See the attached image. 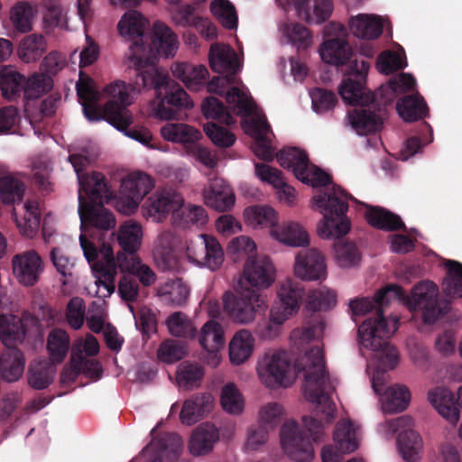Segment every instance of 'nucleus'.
I'll return each mask as SVG.
<instances>
[{
	"mask_svg": "<svg viewBox=\"0 0 462 462\" xmlns=\"http://www.w3.org/2000/svg\"><path fill=\"white\" fill-rule=\"evenodd\" d=\"M208 216L202 206L183 203V206L173 211L171 222L174 226L187 228L191 226H202L208 223Z\"/></svg>",
	"mask_w": 462,
	"mask_h": 462,
	"instance_id": "obj_44",
	"label": "nucleus"
},
{
	"mask_svg": "<svg viewBox=\"0 0 462 462\" xmlns=\"http://www.w3.org/2000/svg\"><path fill=\"white\" fill-rule=\"evenodd\" d=\"M448 270L443 281V292L449 298L462 297V264L458 262L448 260L445 263Z\"/></svg>",
	"mask_w": 462,
	"mask_h": 462,
	"instance_id": "obj_61",
	"label": "nucleus"
},
{
	"mask_svg": "<svg viewBox=\"0 0 462 462\" xmlns=\"http://www.w3.org/2000/svg\"><path fill=\"white\" fill-rule=\"evenodd\" d=\"M13 217L20 233L27 238H33L41 224L40 202L34 199H26L21 209H13Z\"/></svg>",
	"mask_w": 462,
	"mask_h": 462,
	"instance_id": "obj_33",
	"label": "nucleus"
},
{
	"mask_svg": "<svg viewBox=\"0 0 462 462\" xmlns=\"http://www.w3.org/2000/svg\"><path fill=\"white\" fill-rule=\"evenodd\" d=\"M390 377L377 374L371 378L373 392L378 397L383 413L393 414L406 410L411 402V393L405 385H388Z\"/></svg>",
	"mask_w": 462,
	"mask_h": 462,
	"instance_id": "obj_16",
	"label": "nucleus"
},
{
	"mask_svg": "<svg viewBox=\"0 0 462 462\" xmlns=\"http://www.w3.org/2000/svg\"><path fill=\"white\" fill-rule=\"evenodd\" d=\"M364 215L371 226L380 229L393 230L402 226L398 216L381 208L365 206Z\"/></svg>",
	"mask_w": 462,
	"mask_h": 462,
	"instance_id": "obj_59",
	"label": "nucleus"
},
{
	"mask_svg": "<svg viewBox=\"0 0 462 462\" xmlns=\"http://www.w3.org/2000/svg\"><path fill=\"white\" fill-rule=\"evenodd\" d=\"M275 281V268L267 256L246 259L236 283L255 289H267Z\"/></svg>",
	"mask_w": 462,
	"mask_h": 462,
	"instance_id": "obj_22",
	"label": "nucleus"
},
{
	"mask_svg": "<svg viewBox=\"0 0 462 462\" xmlns=\"http://www.w3.org/2000/svg\"><path fill=\"white\" fill-rule=\"evenodd\" d=\"M76 88L88 121L106 120L119 131L133 124V115L126 108L135 99V88L132 84L115 80L100 92L91 78L80 73Z\"/></svg>",
	"mask_w": 462,
	"mask_h": 462,
	"instance_id": "obj_4",
	"label": "nucleus"
},
{
	"mask_svg": "<svg viewBox=\"0 0 462 462\" xmlns=\"http://www.w3.org/2000/svg\"><path fill=\"white\" fill-rule=\"evenodd\" d=\"M384 19L374 14H358L348 20V29L356 38L375 40L383 32Z\"/></svg>",
	"mask_w": 462,
	"mask_h": 462,
	"instance_id": "obj_37",
	"label": "nucleus"
},
{
	"mask_svg": "<svg viewBox=\"0 0 462 462\" xmlns=\"http://www.w3.org/2000/svg\"><path fill=\"white\" fill-rule=\"evenodd\" d=\"M218 440V429L209 422L201 423L191 433L189 450L193 456H204L213 450Z\"/></svg>",
	"mask_w": 462,
	"mask_h": 462,
	"instance_id": "obj_41",
	"label": "nucleus"
},
{
	"mask_svg": "<svg viewBox=\"0 0 462 462\" xmlns=\"http://www.w3.org/2000/svg\"><path fill=\"white\" fill-rule=\"evenodd\" d=\"M171 69L172 75L192 91H198L204 87L209 75L207 67L202 64L175 62Z\"/></svg>",
	"mask_w": 462,
	"mask_h": 462,
	"instance_id": "obj_39",
	"label": "nucleus"
},
{
	"mask_svg": "<svg viewBox=\"0 0 462 462\" xmlns=\"http://www.w3.org/2000/svg\"><path fill=\"white\" fill-rule=\"evenodd\" d=\"M44 267L43 258L34 249L16 254L12 259L13 275L23 286L36 284L44 272Z\"/></svg>",
	"mask_w": 462,
	"mask_h": 462,
	"instance_id": "obj_21",
	"label": "nucleus"
},
{
	"mask_svg": "<svg viewBox=\"0 0 462 462\" xmlns=\"http://www.w3.org/2000/svg\"><path fill=\"white\" fill-rule=\"evenodd\" d=\"M282 8L293 6L298 16L308 23L319 24L328 20L334 10L333 0H276Z\"/></svg>",
	"mask_w": 462,
	"mask_h": 462,
	"instance_id": "obj_26",
	"label": "nucleus"
},
{
	"mask_svg": "<svg viewBox=\"0 0 462 462\" xmlns=\"http://www.w3.org/2000/svg\"><path fill=\"white\" fill-rule=\"evenodd\" d=\"M396 109L400 117L406 122L419 120L427 115V106L419 95L408 96L400 99Z\"/></svg>",
	"mask_w": 462,
	"mask_h": 462,
	"instance_id": "obj_57",
	"label": "nucleus"
},
{
	"mask_svg": "<svg viewBox=\"0 0 462 462\" xmlns=\"http://www.w3.org/2000/svg\"><path fill=\"white\" fill-rule=\"evenodd\" d=\"M25 192L23 181L13 175L0 177V198L4 204L20 202Z\"/></svg>",
	"mask_w": 462,
	"mask_h": 462,
	"instance_id": "obj_63",
	"label": "nucleus"
},
{
	"mask_svg": "<svg viewBox=\"0 0 462 462\" xmlns=\"http://www.w3.org/2000/svg\"><path fill=\"white\" fill-rule=\"evenodd\" d=\"M268 235L277 244L288 247L304 248L310 245V236L305 226L293 219L277 221Z\"/></svg>",
	"mask_w": 462,
	"mask_h": 462,
	"instance_id": "obj_24",
	"label": "nucleus"
},
{
	"mask_svg": "<svg viewBox=\"0 0 462 462\" xmlns=\"http://www.w3.org/2000/svg\"><path fill=\"white\" fill-rule=\"evenodd\" d=\"M32 324L34 319L28 315H1L0 337L3 344L9 348H14L24 340L28 328Z\"/></svg>",
	"mask_w": 462,
	"mask_h": 462,
	"instance_id": "obj_32",
	"label": "nucleus"
},
{
	"mask_svg": "<svg viewBox=\"0 0 462 462\" xmlns=\"http://www.w3.org/2000/svg\"><path fill=\"white\" fill-rule=\"evenodd\" d=\"M153 188L154 180L149 174L131 171L122 178L118 196L113 197V205L118 212L132 215Z\"/></svg>",
	"mask_w": 462,
	"mask_h": 462,
	"instance_id": "obj_11",
	"label": "nucleus"
},
{
	"mask_svg": "<svg viewBox=\"0 0 462 462\" xmlns=\"http://www.w3.org/2000/svg\"><path fill=\"white\" fill-rule=\"evenodd\" d=\"M143 230L142 225L129 219L121 224L116 231V239L125 251L136 252L142 245Z\"/></svg>",
	"mask_w": 462,
	"mask_h": 462,
	"instance_id": "obj_47",
	"label": "nucleus"
},
{
	"mask_svg": "<svg viewBox=\"0 0 462 462\" xmlns=\"http://www.w3.org/2000/svg\"><path fill=\"white\" fill-rule=\"evenodd\" d=\"M55 373V366L50 361H34L30 365L28 383L32 388L44 389L51 383Z\"/></svg>",
	"mask_w": 462,
	"mask_h": 462,
	"instance_id": "obj_55",
	"label": "nucleus"
},
{
	"mask_svg": "<svg viewBox=\"0 0 462 462\" xmlns=\"http://www.w3.org/2000/svg\"><path fill=\"white\" fill-rule=\"evenodd\" d=\"M208 60L214 71L229 75L236 74L242 66L236 51L222 43H214L210 46Z\"/></svg>",
	"mask_w": 462,
	"mask_h": 462,
	"instance_id": "obj_38",
	"label": "nucleus"
},
{
	"mask_svg": "<svg viewBox=\"0 0 462 462\" xmlns=\"http://www.w3.org/2000/svg\"><path fill=\"white\" fill-rule=\"evenodd\" d=\"M385 287L382 288L373 300L369 298L356 299L351 301L350 307L355 315H366L374 313L372 317H377V310H380L381 316H384V307L392 301H387V297L383 296L382 292Z\"/></svg>",
	"mask_w": 462,
	"mask_h": 462,
	"instance_id": "obj_62",
	"label": "nucleus"
},
{
	"mask_svg": "<svg viewBox=\"0 0 462 462\" xmlns=\"http://www.w3.org/2000/svg\"><path fill=\"white\" fill-rule=\"evenodd\" d=\"M208 90L211 93L226 95L229 108L241 116L247 115L256 106L248 95L245 87L235 85L234 78L228 76L215 77L208 83Z\"/></svg>",
	"mask_w": 462,
	"mask_h": 462,
	"instance_id": "obj_18",
	"label": "nucleus"
},
{
	"mask_svg": "<svg viewBox=\"0 0 462 462\" xmlns=\"http://www.w3.org/2000/svg\"><path fill=\"white\" fill-rule=\"evenodd\" d=\"M256 347L253 333L245 328L237 330L228 343V359L231 365L238 366L248 362Z\"/></svg>",
	"mask_w": 462,
	"mask_h": 462,
	"instance_id": "obj_34",
	"label": "nucleus"
},
{
	"mask_svg": "<svg viewBox=\"0 0 462 462\" xmlns=\"http://www.w3.org/2000/svg\"><path fill=\"white\" fill-rule=\"evenodd\" d=\"M183 206V197L172 189L157 190L143 205V216L154 223H161L168 215Z\"/></svg>",
	"mask_w": 462,
	"mask_h": 462,
	"instance_id": "obj_20",
	"label": "nucleus"
},
{
	"mask_svg": "<svg viewBox=\"0 0 462 462\" xmlns=\"http://www.w3.org/2000/svg\"><path fill=\"white\" fill-rule=\"evenodd\" d=\"M143 87L152 86L155 89V97L149 104L150 116L162 120L171 121L178 118V109H190L193 102L187 92L171 79L168 73L162 68L151 67L138 73Z\"/></svg>",
	"mask_w": 462,
	"mask_h": 462,
	"instance_id": "obj_5",
	"label": "nucleus"
},
{
	"mask_svg": "<svg viewBox=\"0 0 462 462\" xmlns=\"http://www.w3.org/2000/svg\"><path fill=\"white\" fill-rule=\"evenodd\" d=\"M199 342L202 348H222L225 345L222 326L215 321H207L200 328Z\"/></svg>",
	"mask_w": 462,
	"mask_h": 462,
	"instance_id": "obj_64",
	"label": "nucleus"
},
{
	"mask_svg": "<svg viewBox=\"0 0 462 462\" xmlns=\"http://www.w3.org/2000/svg\"><path fill=\"white\" fill-rule=\"evenodd\" d=\"M276 39L281 45H290L299 51H305L314 44L311 31L304 24L289 18L278 22Z\"/></svg>",
	"mask_w": 462,
	"mask_h": 462,
	"instance_id": "obj_25",
	"label": "nucleus"
},
{
	"mask_svg": "<svg viewBox=\"0 0 462 462\" xmlns=\"http://www.w3.org/2000/svg\"><path fill=\"white\" fill-rule=\"evenodd\" d=\"M25 359L23 353L12 348L0 356V375L9 383L18 381L23 374Z\"/></svg>",
	"mask_w": 462,
	"mask_h": 462,
	"instance_id": "obj_45",
	"label": "nucleus"
},
{
	"mask_svg": "<svg viewBox=\"0 0 462 462\" xmlns=\"http://www.w3.org/2000/svg\"><path fill=\"white\" fill-rule=\"evenodd\" d=\"M322 34L324 41L318 49L321 60L336 67L346 64L353 55L346 28L342 23L331 22L323 28Z\"/></svg>",
	"mask_w": 462,
	"mask_h": 462,
	"instance_id": "obj_12",
	"label": "nucleus"
},
{
	"mask_svg": "<svg viewBox=\"0 0 462 462\" xmlns=\"http://www.w3.org/2000/svg\"><path fill=\"white\" fill-rule=\"evenodd\" d=\"M349 197L339 187L320 191L310 203L323 217L317 224V235L325 240H336L346 236L351 223L346 216Z\"/></svg>",
	"mask_w": 462,
	"mask_h": 462,
	"instance_id": "obj_7",
	"label": "nucleus"
},
{
	"mask_svg": "<svg viewBox=\"0 0 462 462\" xmlns=\"http://www.w3.org/2000/svg\"><path fill=\"white\" fill-rule=\"evenodd\" d=\"M219 401L222 409L228 414L239 415L245 410V397L234 383H227L222 387Z\"/></svg>",
	"mask_w": 462,
	"mask_h": 462,
	"instance_id": "obj_56",
	"label": "nucleus"
},
{
	"mask_svg": "<svg viewBox=\"0 0 462 462\" xmlns=\"http://www.w3.org/2000/svg\"><path fill=\"white\" fill-rule=\"evenodd\" d=\"M204 204L217 211H231L236 204V195L231 186L222 178L209 179L202 190Z\"/></svg>",
	"mask_w": 462,
	"mask_h": 462,
	"instance_id": "obj_28",
	"label": "nucleus"
},
{
	"mask_svg": "<svg viewBox=\"0 0 462 462\" xmlns=\"http://www.w3.org/2000/svg\"><path fill=\"white\" fill-rule=\"evenodd\" d=\"M47 44L41 34L32 33L24 37L17 49L18 57L26 63L37 61L46 51Z\"/></svg>",
	"mask_w": 462,
	"mask_h": 462,
	"instance_id": "obj_53",
	"label": "nucleus"
},
{
	"mask_svg": "<svg viewBox=\"0 0 462 462\" xmlns=\"http://www.w3.org/2000/svg\"><path fill=\"white\" fill-rule=\"evenodd\" d=\"M245 225L253 230L273 228L274 224L279 221L280 214L272 206L267 204H255L245 207L242 213Z\"/></svg>",
	"mask_w": 462,
	"mask_h": 462,
	"instance_id": "obj_36",
	"label": "nucleus"
},
{
	"mask_svg": "<svg viewBox=\"0 0 462 462\" xmlns=\"http://www.w3.org/2000/svg\"><path fill=\"white\" fill-rule=\"evenodd\" d=\"M332 253L334 263L341 269H353L361 263V253L353 242L339 241L335 243Z\"/></svg>",
	"mask_w": 462,
	"mask_h": 462,
	"instance_id": "obj_50",
	"label": "nucleus"
},
{
	"mask_svg": "<svg viewBox=\"0 0 462 462\" xmlns=\"http://www.w3.org/2000/svg\"><path fill=\"white\" fill-rule=\"evenodd\" d=\"M277 161L282 168L291 170L294 176L301 182L312 187L325 186L330 181V176L310 164L306 152L299 148L288 147L280 151Z\"/></svg>",
	"mask_w": 462,
	"mask_h": 462,
	"instance_id": "obj_13",
	"label": "nucleus"
},
{
	"mask_svg": "<svg viewBox=\"0 0 462 462\" xmlns=\"http://www.w3.org/2000/svg\"><path fill=\"white\" fill-rule=\"evenodd\" d=\"M152 254L162 270H175L180 257L198 268L217 271L225 261V254L218 239L209 234H197L180 238L171 229L159 231L152 243Z\"/></svg>",
	"mask_w": 462,
	"mask_h": 462,
	"instance_id": "obj_3",
	"label": "nucleus"
},
{
	"mask_svg": "<svg viewBox=\"0 0 462 462\" xmlns=\"http://www.w3.org/2000/svg\"><path fill=\"white\" fill-rule=\"evenodd\" d=\"M361 439L360 425L350 419H341L333 430L334 446L326 445L321 449L322 462H340V455L356 451Z\"/></svg>",
	"mask_w": 462,
	"mask_h": 462,
	"instance_id": "obj_14",
	"label": "nucleus"
},
{
	"mask_svg": "<svg viewBox=\"0 0 462 462\" xmlns=\"http://www.w3.org/2000/svg\"><path fill=\"white\" fill-rule=\"evenodd\" d=\"M439 294V287L430 281L417 283L410 295L395 284L385 286L382 292L387 301L399 300L411 311H421L423 321L428 324L434 323L440 314Z\"/></svg>",
	"mask_w": 462,
	"mask_h": 462,
	"instance_id": "obj_8",
	"label": "nucleus"
},
{
	"mask_svg": "<svg viewBox=\"0 0 462 462\" xmlns=\"http://www.w3.org/2000/svg\"><path fill=\"white\" fill-rule=\"evenodd\" d=\"M374 356L367 365L366 372L368 374L390 377L387 374L393 370L400 362V355L397 349L386 340L385 346L372 350Z\"/></svg>",
	"mask_w": 462,
	"mask_h": 462,
	"instance_id": "obj_40",
	"label": "nucleus"
},
{
	"mask_svg": "<svg viewBox=\"0 0 462 462\" xmlns=\"http://www.w3.org/2000/svg\"><path fill=\"white\" fill-rule=\"evenodd\" d=\"M427 401L447 422L456 425L460 419V404L452 390L444 385L434 386L427 392Z\"/></svg>",
	"mask_w": 462,
	"mask_h": 462,
	"instance_id": "obj_27",
	"label": "nucleus"
},
{
	"mask_svg": "<svg viewBox=\"0 0 462 462\" xmlns=\"http://www.w3.org/2000/svg\"><path fill=\"white\" fill-rule=\"evenodd\" d=\"M292 271L300 281L323 282L328 278L326 255L316 247L300 250L295 254Z\"/></svg>",
	"mask_w": 462,
	"mask_h": 462,
	"instance_id": "obj_19",
	"label": "nucleus"
},
{
	"mask_svg": "<svg viewBox=\"0 0 462 462\" xmlns=\"http://www.w3.org/2000/svg\"><path fill=\"white\" fill-rule=\"evenodd\" d=\"M346 125L359 135H367L382 129L383 117L375 110L373 103L355 108L348 112Z\"/></svg>",
	"mask_w": 462,
	"mask_h": 462,
	"instance_id": "obj_31",
	"label": "nucleus"
},
{
	"mask_svg": "<svg viewBox=\"0 0 462 462\" xmlns=\"http://www.w3.org/2000/svg\"><path fill=\"white\" fill-rule=\"evenodd\" d=\"M37 12L36 5L27 2H19L10 10V21L19 32H29L32 30Z\"/></svg>",
	"mask_w": 462,
	"mask_h": 462,
	"instance_id": "obj_51",
	"label": "nucleus"
},
{
	"mask_svg": "<svg viewBox=\"0 0 462 462\" xmlns=\"http://www.w3.org/2000/svg\"><path fill=\"white\" fill-rule=\"evenodd\" d=\"M242 117L245 132L254 139L253 150L255 156L263 161L273 160V148L271 144L272 132L265 116L258 107L255 106L252 111Z\"/></svg>",
	"mask_w": 462,
	"mask_h": 462,
	"instance_id": "obj_17",
	"label": "nucleus"
},
{
	"mask_svg": "<svg viewBox=\"0 0 462 462\" xmlns=\"http://www.w3.org/2000/svg\"><path fill=\"white\" fill-rule=\"evenodd\" d=\"M159 134L164 141L182 145L185 152L202 139L199 129L181 122H167L160 127Z\"/></svg>",
	"mask_w": 462,
	"mask_h": 462,
	"instance_id": "obj_35",
	"label": "nucleus"
},
{
	"mask_svg": "<svg viewBox=\"0 0 462 462\" xmlns=\"http://www.w3.org/2000/svg\"><path fill=\"white\" fill-rule=\"evenodd\" d=\"M398 451L406 462H419L422 457L423 440L410 426L397 436Z\"/></svg>",
	"mask_w": 462,
	"mask_h": 462,
	"instance_id": "obj_43",
	"label": "nucleus"
},
{
	"mask_svg": "<svg viewBox=\"0 0 462 462\" xmlns=\"http://www.w3.org/2000/svg\"><path fill=\"white\" fill-rule=\"evenodd\" d=\"M182 448V439L176 433H169L152 440L133 462H170L180 455Z\"/></svg>",
	"mask_w": 462,
	"mask_h": 462,
	"instance_id": "obj_23",
	"label": "nucleus"
},
{
	"mask_svg": "<svg viewBox=\"0 0 462 462\" xmlns=\"http://www.w3.org/2000/svg\"><path fill=\"white\" fill-rule=\"evenodd\" d=\"M304 295L303 287L292 279L279 282L276 300L272 309L291 319L300 310Z\"/></svg>",
	"mask_w": 462,
	"mask_h": 462,
	"instance_id": "obj_29",
	"label": "nucleus"
},
{
	"mask_svg": "<svg viewBox=\"0 0 462 462\" xmlns=\"http://www.w3.org/2000/svg\"><path fill=\"white\" fill-rule=\"evenodd\" d=\"M338 93L344 102L349 105L365 106L374 101V96L366 90L364 84L348 78L338 86Z\"/></svg>",
	"mask_w": 462,
	"mask_h": 462,
	"instance_id": "obj_48",
	"label": "nucleus"
},
{
	"mask_svg": "<svg viewBox=\"0 0 462 462\" xmlns=\"http://www.w3.org/2000/svg\"><path fill=\"white\" fill-rule=\"evenodd\" d=\"M337 292L327 286L311 289L307 293V307L314 311L328 310L337 304Z\"/></svg>",
	"mask_w": 462,
	"mask_h": 462,
	"instance_id": "obj_58",
	"label": "nucleus"
},
{
	"mask_svg": "<svg viewBox=\"0 0 462 462\" xmlns=\"http://www.w3.org/2000/svg\"><path fill=\"white\" fill-rule=\"evenodd\" d=\"M149 26L148 20L138 11L129 10L125 12L117 23V31L120 36L133 42L130 46L129 59L135 69L148 64L154 53L148 49L144 42V35Z\"/></svg>",
	"mask_w": 462,
	"mask_h": 462,
	"instance_id": "obj_10",
	"label": "nucleus"
},
{
	"mask_svg": "<svg viewBox=\"0 0 462 462\" xmlns=\"http://www.w3.org/2000/svg\"><path fill=\"white\" fill-rule=\"evenodd\" d=\"M414 86L415 79L411 74L401 73L383 85L376 97L383 104L392 103L400 94L411 90Z\"/></svg>",
	"mask_w": 462,
	"mask_h": 462,
	"instance_id": "obj_49",
	"label": "nucleus"
},
{
	"mask_svg": "<svg viewBox=\"0 0 462 462\" xmlns=\"http://www.w3.org/2000/svg\"><path fill=\"white\" fill-rule=\"evenodd\" d=\"M146 47L152 50L154 57L148 64L143 65L140 69H135L139 73L154 67L152 63L157 55L165 58L173 57L179 49L178 37L168 25L157 22L152 27V47L148 45Z\"/></svg>",
	"mask_w": 462,
	"mask_h": 462,
	"instance_id": "obj_30",
	"label": "nucleus"
},
{
	"mask_svg": "<svg viewBox=\"0 0 462 462\" xmlns=\"http://www.w3.org/2000/svg\"><path fill=\"white\" fill-rule=\"evenodd\" d=\"M303 371L304 397L314 405L315 415H304L299 422L286 419L279 430V448L282 455L291 462H312L315 458L314 444L327 437V428L336 418L337 409L331 395L334 383L326 375L321 355H307L298 364Z\"/></svg>",
	"mask_w": 462,
	"mask_h": 462,
	"instance_id": "obj_2",
	"label": "nucleus"
},
{
	"mask_svg": "<svg viewBox=\"0 0 462 462\" xmlns=\"http://www.w3.org/2000/svg\"><path fill=\"white\" fill-rule=\"evenodd\" d=\"M157 295L166 304L181 306L189 296V287L181 279H171L159 286Z\"/></svg>",
	"mask_w": 462,
	"mask_h": 462,
	"instance_id": "obj_46",
	"label": "nucleus"
},
{
	"mask_svg": "<svg viewBox=\"0 0 462 462\" xmlns=\"http://www.w3.org/2000/svg\"><path fill=\"white\" fill-rule=\"evenodd\" d=\"M214 407V398L208 393L195 394L186 400L180 419L185 425H192L209 413Z\"/></svg>",
	"mask_w": 462,
	"mask_h": 462,
	"instance_id": "obj_42",
	"label": "nucleus"
},
{
	"mask_svg": "<svg viewBox=\"0 0 462 462\" xmlns=\"http://www.w3.org/2000/svg\"><path fill=\"white\" fill-rule=\"evenodd\" d=\"M396 317L381 316L380 310L377 317L367 318L358 328V342L362 348L376 350L385 346L386 340L397 330Z\"/></svg>",
	"mask_w": 462,
	"mask_h": 462,
	"instance_id": "obj_15",
	"label": "nucleus"
},
{
	"mask_svg": "<svg viewBox=\"0 0 462 462\" xmlns=\"http://www.w3.org/2000/svg\"><path fill=\"white\" fill-rule=\"evenodd\" d=\"M284 405L277 401L262 403L257 411V421L260 426L273 430L286 416Z\"/></svg>",
	"mask_w": 462,
	"mask_h": 462,
	"instance_id": "obj_52",
	"label": "nucleus"
},
{
	"mask_svg": "<svg viewBox=\"0 0 462 462\" xmlns=\"http://www.w3.org/2000/svg\"><path fill=\"white\" fill-rule=\"evenodd\" d=\"M222 300L227 316L239 325L252 324L257 315L263 313L268 308L262 294L247 286H242V282L234 286V291H226Z\"/></svg>",
	"mask_w": 462,
	"mask_h": 462,
	"instance_id": "obj_9",
	"label": "nucleus"
},
{
	"mask_svg": "<svg viewBox=\"0 0 462 462\" xmlns=\"http://www.w3.org/2000/svg\"><path fill=\"white\" fill-rule=\"evenodd\" d=\"M97 155L95 146L81 147L69 156L79 180V216L81 222L79 243L95 277V295L109 297L116 290V266L110 245L94 242V229H111L116 226L114 215L103 207L113 200V191L103 174L93 171L81 174Z\"/></svg>",
	"mask_w": 462,
	"mask_h": 462,
	"instance_id": "obj_1",
	"label": "nucleus"
},
{
	"mask_svg": "<svg viewBox=\"0 0 462 462\" xmlns=\"http://www.w3.org/2000/svg\"><path fill=\"white\" fill-rule=\"evenodd\" d=\"M204 374V368L199 364L182 362L176 371V382L180 388L190 390L199 386Z\"/></svg>",
	"mask_w": 462,
	"mask_h": 462,
	"instance_id": "obj_54",
	"label": "nucleus"
},
{
	"mask_svg": "<svg viewBox=\"0 0 462 462\" xmlns=\"http://www.w3.org/2000/svg\"><path fill=\"white\" fill-rule=\"evenodd\" d=\"M319 350L325 368L323 351L319 346H315L310 348L305 354L300 356L295 367H292L291 361L288 352L282 348H269L263 351L256 361L255 373L260 383L266 389L271 391L279 390L281 388H288L293 384L295 381V372L304 377V373L299 370V362L307 355L312 356L316 355ZM326 375L335 383V380L331 379L324 369ZM305 381V378H303Z\"/></svg>",
	"mask_w": 462,
	"mask_h": 462,
	"instance_id": "obj_6",
	"label": "nucleus"
},
{
	"mask_svg": "<svg viewBox=\"0 0 462 462\" xmlns=\"http://www.w3.org/2000/svg\"><path fill=\"white\" fill-rule=\"evenodd\" d=\"M69 344V337L65 330L52 329L47 338V350L50 354L51 363L62 362L68 354Z\"/></svg>",
	"mask_w": 462,
	"mask_h": 462,
	"instance_id": "obj_60",
	"label": "nucleus"
}]
</instances>
